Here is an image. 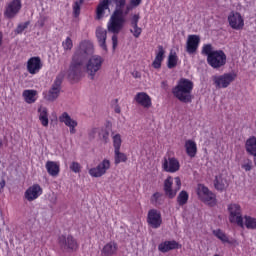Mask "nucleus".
<instances>
[{
    "label": "nucleus",
    "instance_id": "1",
    "mask_svg": "<svg viewBox=\"0 0 256 256\" xmlns=\"http://www.w3.org/2000/svg\"><path fill=\"white\" fill-rule=\"evenodd\" d=\"M133 9V5H126L125 7H120L119 9H114L112 15L107 24L108 33H113L112 35V49L115 51L117 45H119V35L125 25H127V15L129 11Z\"/></svg>",
    "mask_w": 256,
    "mask_h": 256
},
{
    "label": "nucleus",
    "instance_id": "2",
    "mask_svg": "<svg viewBox=\"0 0 256 256\" xmlns=\"http://www.w3.org/2000/svg\"><path fill=\"white\" fill-rule=\"evenodd\" d=\"M191 91H193V81L187 78H181L178 84L172 89L174 97L178 101H181V103H191L193 100Z\"/></svg>",
    "mask_w": 256,
    "mask_h": 256
},
{
    "label": "nucleus",
    "instance_id": "3",
    "mask_svg": "<svg viewBox=\"0 0 256 256\" xmlns=\"http://www.w3.org/2000/svg\"><path fill=\"white\" fill-rule=\"evenodd\" d=\"M83 73H85V62H82L79 58L72 56L66 72L68 81H70V83H77L78 81H81Z\"/></svg>",
    "mask_w": 256,
    "mask_h": 256
},
{
    "label": "nucleus",
    "instance_id": "4",
    "mask_svg": "<svg viewBox=\"0 0 256 256\" xmlns=\"http://www.w3.org/2000/svg\"><path fill=\"white\" fill-rule=\"evenodd\" d=\"M93 53H95V47L93 46V43L84 40L80 42L78 48L75 50L72 56L76 59H80V61L84 63H87V59L93 57Z\"/></svg>",
    "mask_w": 256,
    "mask_h": 256
},
{
    "label": "nucleus",
    "instance_id": "5",
    "mask_svg": "<svg viewBox=\"0 0 256 256\" xmlns=\"http://www.w3.org/2000/svg\"><path fill=\"white\" fill-rule=\"evenodd\" d=\"M104 61L105 60L100 55H93L88 58L87 63H85V71L92 81L95 80L97 73L101 71Z\"/></svg>",
    "mask_w": 256,
    "mask_h": 256
},
{
    "label": "nucleus",
    "instance_id": "6",
    "mask_svg": "<svg viewBox=\"0 0 256 256\" xmlns=\"http://www.w3.org/2000/svg\"><path fill=\"white\" fill-rule=\"evenodd\" d=\"M63 79H65V71H61L56 76V79H55L54 83L52 84L50 90L44 96V99H46V101L53 102L58 99L59 95H61V85L63 83Z\"/></svg>",
    "mask_w": 256,
    "mask_h": 256
},
{
    "label": "nucleus",
    "instance_id": "7",
    "mask_svg": "<svg viewBox=\"0 0 256 256\" xmlns=\"http://www.w3.org/2000/svg\"><path fill=\"white\" fill-rule=\"evenodd\" d=\"M197 195L203 203L209 205V207H215L217 205V196L211 192L208 187L203 184L198 185Z\"/></svg>",
    "mask_w": 256,
    "mask_h": 256
},
{
    "label": "nucleus",
    "instance_id": "8",
    "mask_svg": "<svg viewBox=\"0 0 256 256\" xmlns=\"http://www.w3.org/2000/svg\"><path fill=\"white\" fill-rule=\"evenodd\" d=\"M207 63L213 69H221L227 65V55L223 50H216L207 58Z\"/></svg>",
    "mask_w": 256,
    "mask_h": 256
},
{
    "label": "nucleus",
    "instance_id": "9",
    "mask_svg": "<svg viewBox=\"0 0 256 256\" xmlns=\"http://www.w3.org/2000/svg\"><path fill=\"white\" fill-rule=\"evenodd\" d=\"M235 79H237V74L234 72L212 77L216 89H227Z\"/></svg>",
    "mask_w": 256,
    "mask_h": 256
},
{
    "label": "nucleus",
    "instance_id": "10",
    "mask_svg": "<svg viewBox=\"0 0 256 256\" xmlns=\"http://www.w3.org/2000/svg\"><path fill=\"white\" fill-rule=\"evenodd\" d=\"M58 243L62 251H77L79 248L77 240L72 235L59 236Z\"/></svg>",
    "mask_w": 256,
    "mask_h": 256
},
{
    "label": "nucleus",
    "instance_id": "11",
    "mask_svg": "<svg viewBox=\"0 0 256 256\" xmlns=\"http://www.w3.org/2000/svg\"><path fill=\"white\" fill-rule=\"evenodd\" d=\"M228 211L230 213L229 221L230 223H237L239 227H243V216L241 215V206L238 204H230L228 206Z\"/></svg>",
    "mask_w": 256,
    "mask_h": 256
},
{
    "label": "nucleus",
    "instance_id": "12",
    "mask_svg": "<svg viewBox=\"0 0 256 256\" xmlns=\"http://www.w3.org/2000/svg\"><path fill=\"white\" fill-rule=\"evenodd\" d=\"M147 223L152 229H159L163 223V219L161 218V212L157 209H151L148 212Z\"/></svg>",
    "mask_w": 256,
    "mask_h": 256
},
{
    "label": "nucleus",
    "instance_id": "13",
    "mask_svg": "<svg viewBox=\"0 0 256 256\" xmlns=\"http://www.w3.org/2000/svg\"><path fill=\"white\" fill-rule=\"evenodd\" d=\"M111 168V162L107 159H104L97 167L91 168L89 170V175L91 177H103L107 173L108 169Z\"/></svg>",
    "mask_w": 256,
    "mask_h": 256
},
{
    "label": "nucleus",
    "instance_id": "14",
    "mask_svg": "<svg viewBox=\"0 0 256 256\" xmlns=\"http://www.w3.org/2000/svg\"><path fill=\"white\" fill-rule=\"evenodd\" d=\"M228 22L232 29L239 31L243 29L245 26V22L243 21V17H241V13L239 12H231L228 16Z\"/></svg>",
    "mask_w": 256,
    "mask_h": 256
},
{
    "label": "nucleus",
    "instance_id": "15",
    "mask_svg": "<svg viewBox=\"0 0 256 256\" xmlns=\"http://www.w3.org/2000/svg\"><path fill=\"white\" fill-rule=\"evenodd\" d=\"M139 19H141L139 14H133L129 20L130 26L132 27V29H130V33H132L135 39H139V37H141V33H143V29L139 27Z\"/></svg>",
    "mask_w": 256,
    "mask_h": 256
},
{
    "label": "nucleus",
    "instance_id": "16",
    "mask_svg": "<svg viewBox=\"0 0 256 256\" xmlns=\"http://www.w3.org/2000/svg\"><path fill=\"white\" fill-rule=\"evenodd\" d=\"M199 43H201V37L199 35H189L186 42V51L189 55H193V53H197V49L199 48Z\"/></svg>",
    "mask_w": 256,
    "mask_h": 256
},
{
    "label": "nucleus",
    "instance_id": "17",
    "mask_svg": "<svg viewBox=\"0 0 256 256\" xmlns=\"http://www.w3.org/2000/svg\"><path fill=\"white\" fill-rule=\"evenodd\" d=\"M21 11V0H13L6 8L5 15L8 19H13Z\"/></svg>",
    "mask_w": 256,
    "mask_h": 256
},
{
    "label": "nucleus",
    "instance_id": "18",
    "mask_svg": "<svg viewBox=\"0 0 256 256\" xmlns=\"http://www.w3.org/2000/svg\"><path fill=\"white\" fill-rule=\"evenodd\" d=\"M41 67L43 64L41 63V58L32 57L27 62V71L30 75H35V73H39L41 71Z\"/></svg>",
    "mask_w": 256,
    "mask_h": 256
},
{
    "label": "nucleus",
    "instance_id": "19",
    "mask_svg": "<svg viewBox=\"0 0 256 256\" xmlns=\"http://www.w3.org/2000/svg\"><path fill=\"white\" fill-rule=\"evenodd\" d=\"M60 123H64L66 127H69L71 135H75L77 133V130L75 127H77V121L73 120L71 116H69V113L64 112L60 117H59Z\"/></svg>",
    "mask_w": 256,
    "mask_h": 256
},
{
    "label": "nucleus",
    "instance_id": "20",
    "mask_svg": "<svg viewBox=\"0 0 256 256\" xmlns=\"http://www.w3.org/2000/svg\"><path fill=\"white\" fill-rule=\"evenodd\" d=\"M96 38L99 44V47L103 49V51H107V30L103 27L99 26L96 28Z\"/></svg>",
    "mask_w": 256,
    "mask_h": 256
},
{
    "label": "nucleus",
    "instance_id": "21",
    "mask_svg": "<svg viewBox=\"0 0 256 256\" xmlns=\"http://www.w3.org/2000/svg\"><path fill=\"white\" fill-rule=\"evenodd\" d=\"M43 193V189L39 184H34L32 187H29L25 192V197L27 201H35L39 195Z\"/></svg>",
    "mask_w": 256,
    "mask_h": 256
},
{
    "label": "nucleus",
    "instance_id": "22",
    "mask_svg": "<svg viewBox=\"0 0 256 256\" xmlns=\"http://www.w3.org/2000/svg\"><path fill=\"white\" fill-rule=\"evenodd\" d=\"M179 161L175 158H169V161H167V158H164L163 163V169L167 173H176V171H179Z\"/></svg>",
    "mask_w": 256,
    "mask_h": 256
},
{
    "label": "nucleus",
    "instance_id": "23",
    "mask_svg": "<svg viewBox=\"0 0 256 256\" xmlns=\"http://www.w3.org/2000/svg\"><path fill=\"white\" fill-rule=\"evenodd\" d=\"M164 193L168 199H174L177 195V190H173V177L168 176L166 180H164Z\"/></svg>",
    "mask_w": 256,
    "mask_h": 256
},
{
    "label": "nucleus",
    "instance_id": "24",
    "mask_svg": "<svg viewBox=\"0 0 256 256\" xmlns=\"http://www.w3.org/2000/svg\"><path fill=\"white\" fill-rule=\"evenodd\" d=\"M134 100L136 103H138V105H141L145 109H149V107L152 105L151 97L145 92L137 93Z\"/></svg>",
    "mask_w": 256,
    "mask_h": 256
},
{
    "label": "nucleus",
    "instance_id": "25",
    "mask_svg": "<svg viewBox=\"0 0 256 256\" xmlns=\"http://www.w3.org/2000/svg\"><path fill=\"white\" fill-rule=\"evenodd\" d=\"M173 249H179V242L175 240L165 241L158 245V251L161 253H169V251H173Z\"/></svg>",
    "mask_w": 256,
    "mask_h": 256
},
{
    "label": "nucleus",
    "instance_id": "26",
    "mask_svg": "<svg viewBox=\"0 0 256 256\" xmlns=\"http://www.w3.org/2000/svg\"><path fill=\"white\" fill-rule=\"evenodd\" d=\"M109 9V0H102L96 8V20L101 21L105 17V11Z\"/></svg>",
    "mask_w": 256,
    "mask_h": 256
},
{
    "label": "nucleus",
    "instance_id": "27",
    "mask_svg": "<svg viewBox=\"0 0 256 256\" xmlns=\"http://www.w3.org/2000/svg\"><path fill=\"white\" fill-rule=\"evenodd\" d=\"M214 187L217 191H225L229 187V181L223 175H218L214 179Z\"/></svg>",
    "mask_w": 256,
    "mask_h": 256
},
{
    "label": "nucleus",
    "instance_id": "28",
    "mask_svg": "<svg viewBox=\"0 0 256 256\" xmlns=\"http://www.w3.org/2000/svg\"><path fill=\"white\" fill-rule=\"evenodd\" d=\"M163 59H165V49L163 46H158V53L156 54V57L154 61L152 62V67L154 69H161V63H163Z\"/></svg>",
    "mask_w": 256,
    "mask_h": 256
},
{
    "label": "nucleus",
    "instance_id": "29",
    "mask_svg": "<svg viewBox=\"0 0 256 256\" xmlns=\"http://www.w3.org/2000/svg\"><path fill=\"white\" fill-rule=\"evenodd\" d=\"M46 170L51 177H57V175H59L60 167L57 162L47 161Z\"/></svg>",
    "mask_w": 256,
    "mask_h": 256
},
{
    "label": "nucleus",
    "instance_id": "30",
    "mask_svg": "<svg viewBox=\"0 0 256 256\" xmlns=\"http://www.w3.org/2000/svg\"><path fill=\"white\" fill-rule=\"evenodd\" d=\"M39 121L43 127H49V113L46 107L38 108Z\"/></svg>",
    "mask_w": 256,
    "mask_h": 256
},
{
    "label": "nucleus",
    "instance_id": "31",
    "mask_svg": "<svg viewBox=\"0 0 256 256\" xmlns=\"http://www.w3.org/2000/svg\"><path fill=\"white\" fill-rule=\"evenodd\" d=\"M117 253V243L109 242L102 249V256H112Z\"/></svg>",
    "mask_w": 256,
    "mask_h": 256
},
{
    "label": "nucleus",
    "instance_id": "32",
    "mask_svg": "<svg viewBox=\"0 0 256 256\" xmlns=\"http://www.w3.org/2000/svg\"><path fill=\"white\" fill-rule=\"evenodd\" d=\"M22 97L24 98V101H26V103H35V101H37V99L35 97H37V91L36 90H24Z\"/></svg>",
    "mask_w": 256,
    "mask_h": 256
},
{
    "label": "nucleus",
    "instance_id": "33",
    "mask_svg": "<svg viewBox=\"0 0 256 256\" xmlns=\"http://www.w3.org/2000/svg\"><path fill=\"white\" fill-rule=\"evenodd\" d=\"M186 153L189 157H195L197 155V144L193 140H188L185 143Z\"/></svg>",
    "mask_w": 256,
    "mask_h": 256
},
{
    "label": "nucleus",
    "instance_id": "34",
    "mask_svg": "<svg viewBox=\"0 0 256 256\" xmlns=\"http://www.w3.org/2000/svg\"><path fill=\"white\" fill-rule=\"evenodd\" d=\"M245 147H246V151H247V153H249V155L255 156L256 155V137L253 136V137L249 138L246 141Z\"/></svg>",
    "mask_w": 256,
    "mask_h": 256
},
{
    "label": "nucleus",
    "instance_id": "35",
    "mask_svg": "<svg viewBox=\"0 0 256 256\" xmlns=\"http://www.w3.org/2000/svg\"><path fill=\"white\" fill-rule=\"evenodd\" d=\"M127 161V155L121 150H114V163L119 165V163H125Z\"/></svg>",
    "mask_w": 256,
    "mask_h": 256
},
{
    "label": "nucleus",
    "instance_id": "36",
    "mask_svg": "<svg viewBox=\"0 0 256 256\" xmlns=\"http://www.w3.org/2000/svg\"><path fill=\"white\" fill-rule=\"evenodd\" d=\"M189 201V193L187 191L182 190L177 197V203L180 207H183V205H187V202Z\"/></svg>",
    "mask_w": 256,
    "mask_h": 256
},
{
    "label": "nucleus",
    "instance_id": "37",
    "mask_svg": "<svg viewBox=\"0 0 256 256\" xmlns=\"http://www.w3.org/2000/svg\"><path fill=\"white\" fill-rule=\"evenodd\" d=\"M178 61H179V58L177 57V53L170 52L168 56V63H167L168 69H175V67H177Z\"/></svg>",
    "mask_w": 256,
    "mask_h": 256
},
{
    "label": "nucleus",
    "instance_id": "38",
    "mask_svg": "<svg viewBox=\"0 0 256 256\" xmlns=\"http://www.w3.org/2000/svg\"><path fill=\"white\" fill-rule=\"evenodd\" d=\"M213 235H215V237H217V239H220V241H222V243H229V238L227 237V235L225 233H223V231H221V229L214 230Z\"/></svg>",
    "mask_w": 256,
    "mask_h": 256
},
{
    "label": "nucleus",
    "instance_id": "39",
    "mask_svg": "<svg viewBox=\"0 0 256 256\" xmlns=\"http://www.w3.org/2000/svg\"><path fill=\"white\" fill-rule=\"evenodd\" d=\"M244 219L247 229H256V218L245 216Z\"/></svg>",
    "mask_w": 256,
    "mask_h": 256
},
{
    "label": "nucleus",
    "instance_id": "40",
    "mask_svg": "<svg viewBox=\"0 0 256 256\" xmlns=\"http://www.w3.org/2000/svg\"><path fill=\"white\" fill-rule=\"evenodd\" d=\"M83 5V0H76L73 6L74 17H79L81 15V6Z\"/></svg>",
    "mask_w": 256,
    "mask_h": 256
},
{
    "label": "nucleus",
    "instance_id": "41",
    "mask_svg": "<svg viewBox=\"0 0 256 256\" xmlns=\"http://www.w3.org/2000/svg\"><path fill=\"white\" fill-rule=\"evenodd\" d=\"M215 53V50H213V45L211 44H206L202 48V55H206L207 59H209L210 55H213Z\"/></svg>",
    "mask_w": 256,
    "mask_h": 256
},
{
    "label": "nucleus",
    "instance_id": "42",
    "mask_svg": "<svg viewBox=\"0 0 256 256\" xmlns=\"http://www.w3.org/2000/svg\"><path fill=\"white\" fill-rule=\"evenodd\" d=\"M121 134H116L113 136V147L114 151L121 150Z\"/></svg>",
    "mask_w": 256,
    "mask_h": 256
},
{
    "label": "nucleus",
    "instance_id": "43",
    "mask_svg": "<svg viewBox=\"0 0 256 256\" xmlns=\"http://www.w3.org/2000/svg\"><path fill=\"white\" fill-rule=\"evenodd\" d=\"M109 5H115V9H119L127 5V0H109Z\"/></svg>",
    "mask_w": 256,
    "mask_h": 256
},
{
    "label": "nucleus",
    "instance_id": "44",
    "mask_svg": "<svg viewBox=\"0 0 256 256\" xmlns=\"http://www.w3.org/2000/svg\"><path fill=\"white\" fill-rule=\"evenodd\" d=\"M29 24V21L25 22L24 24H19L15 29V34L20 35V33H23V30L27 29V27H29Z\"/></svg>",
    "mask_w": 256,
    "mask_h": 256
},
{
    "label": "nucleus",
    "instance_id": "45",
    "mask_svg": "<svg viewBox=\"0 0 256 256\" xmlns=\"http://www.w3.org/2000/svg\"><path fill=\"white\" fill-rule=\"evenodd\" d=\"M161 197H163V194L159 192L154 193L151 198L152 203H155V205H161Z\"/></svg>",
    "mask_w": 256,
    "mask_h": 256
},
{
    "label": "nucleus",
    "instance_id": "46",
    "mask_svg": "<svg viewBox=\"0 0 256 256\" xmlns=\"http://www.w3.org/2000/svg\"><path fill=\"white\" fill-rule=\"evenodd\" d=\"M63 47L66 51H71V49H73V40L67 37L66 40L63 42Z\"/></svg>",
    "mask_w": 256,
    "mask_h": 256
},
{
    "label": "nucleus",
    "instance_id": "47",
    "mask_svg": "<svg viewBox=\"0 0 256 256\" xmlns=\"http://www.w3.org/2000/svg\"><path fill=\"white\" fill-rule=\"evenodd\" d=\"M70 169L71 171H73V173H81V165L79 164V162H72L70 165Z\"/></svg>",
    "mask_w": 256,
    "mask_h": 256
},
{
    "label": "nucleus",
    "instance_id": "48",
    "mask_svg": "<svg viewBox=\"0 0 256 256\" xmlns=\"http://www.w3.org/2000/svg\"><path fill=\"white\" fill-rule=\"evenodd\" d=\"M100 139L103 143H109V131L103 130L102 133H100Z\"/></svg>",
    "mask_w": 256,
    "mask_h": 256
},
{
    "label": "nucleus",
    "instance_id": "49",
    "mask_svg": "<svg viewBox=\"0 0 256 256\" xmlns=\"http://www.w3.org/2000/svg\"><path fill=\"white\" fill-rule=\"evenodd\" d=\"M242 169H245V171H251L253 169V161L247 159L242 165Z\"/></svg>",
    "mask_w": 256,
    "mask_h": 256
},
{
    "label": "nucleus",
    "instance_id": "50",
    "mask_svg": "<svg viewBox=\"0 0 256 256\" xmlns=\"http://www.w3.org/2000/svg\"><path fill=\"white\" fill-rule=\"evenodd\" d=\"M47 21V16H41L40 19L38 20V26L40 28L45 27V22Z\"/></svg>",
    "mask_w": 256,
    "mask_h": 256
},
{
    "label": "nucleus",
    "instance_id": "51",
    "mask_svg": "<svg viewBox=\"0 0 256 256\" xmlns=\"http://www.w3.org/2000/svg\"><path fill=\"white\" fill-rule=\"evenodd\" d=\"M49 201L50 203H53V205H55V203H57V195L55 193L50 194Z\"/></svg>",
    "mask_w": 256,
    "mask_h": 256
},
{
    "label": "nucleus",
    "instance_id": "52",
    "mask_svg": "<svg viewBox=\"0 0 256 256\" xmlns=\"http://www.w3.org/2000/svg\"><path fill=\"white\" fill-rule=\"evenodd\" d=\"M174 179H175V183H176V186H177V187L175 188L176 193H177V191H179V189H181V178L175 177Z\"/></svg>",
    "mask_w": 256,
    "mask_h": 256
},
{
    "label": "nucleus",
    "instance_id": "53",
    "mask_svg": "<svg viewBox=\"0 0 256 256\" xmlns=\"http://www.w3.org/2000/svg\"><path fill=\"white\" fill-rule=\"evenodd\" d=\"M95 135H97V128H92L89 132L90 139H95Z\"/></svg>",
    "mask_w": 256,
    "mask_h": 256
},
{
    "label": "nucleus",
    "instance_id": "54",
    "mask_svg": "<svg viewBox=\"0 0 256 256\" xmlns=\"http://www.w3.org/2000/svg\"><path fill=\"white\" fill-rule=\"evenodd\" d=\"M130 5H132V7H139V5H141V0H131Z\"/></svg>",
    "mask_w": 256,
    "mask_h": 256
},
{
    "label": "nucleus",
    "instance_id": "55",
    "mask_svg": "<svg viewBox=\"0 0 256 256\" xmlns=\"http://www.w3.org/2000/svg\"><path fill=\"white\" fill-rule=\"evenodd\" d=\"M5 185H6L5 179H2L1 182H0L1 191H3V189H5Z\"/></svg>",
    "mask_w": 256,
    "mask_h": 256
},
{
    "label": "nucleus",
    "instance_id": "56",
    "mask_svg": "<svg viewBox=\"0 0 256 256\" xmlns=\"http://www.w3.org/2000/svg\"><path fill=\"white\" fill-rule=\"evenodd\" d=\"M114 111L115 113H121V107L119 106V104L115 105Z\"/></svg>",
    "mask_w": 256,
    "mask_h": 256
},
{
    "label": "nucleus",
    "instance_id": "57",
    "mask_svg": "<svg viewBox=\"0 0 256 256\" xmlns=\"http://www.w3.org/2000/svg\"><path fill=\"white\" fill-rule=\"evenodd\" d=\"M3 45V33L0 32V47Z\"/></svg>",
    "mask_w": 256,
    "mask_h": 256
},
{
    "label": "nucleus",
    "instance_id": "58",
    "mask_svg": "<svg viewBox=\"0 0 256 256\" xmlns=\"http://www.w3.org/2000/svg\"><path fill=\"white\" fill-rule=\"evenodd\" d=\"M134 77H135L136 79H139V78H141V74H140L139 72H135V73H134Z\"/></svg>",
    "mask_w": 256,
    "mask_h": 256
},
{
    "label": "nucleus",
    "instance_id": "59",
    "mask_svg": "<svg viewBox=\"0 0 256 256\" xmlns=\"http://www.w3.org/2000/svg\"><path fill=\"white\" fill-rule=\"evenodd\" d=\"M162 86H163V87H167V82L163 81V82H162Z\"/></svg>",
    "mask_w": 256,
    "mask_h": 256
},
{
    "label": "nucleus",
    "instance_id": "60",
    "mask_svg": "<svg viewBox=\"0 0 256 256\" xmlns=\"http://www.w3.org/2000/svg\"><path fill=\"white\" fill-rule=\"evenodd\" d=\"M0 147H3V141L0 140Z\"/></svg>",
    "mask_w": 256,
    "mask_h": 256
},
{
    "label": "nucleus",
    "instance_id": "61",
    "mask_svg": "<svg viewBox=\"0 0 256 256\" xmlns=\"http://www.w3.org/2000/svg\"><path fill=\"white\" fill-rule=\"evenodd\" d=\"M119 102V100L118 99H115V103H118Z\"/></svg>",
    "mask_w": 256,
    "mask_h": 256
},
{
    "label": "nucleus",
    "instance_id": "62",
    "mask_svg": "<svg viewBox=\"0 0 256 256\" xmlns=\"http://www.w3.org/2000/svg\"><path fill=\"white\" fill-rule=\"evenodd\" d=\"M0 193H3V190L0 189Z\"/></svg>",
    "mask_w": 256,
    "mask_h": 256
}]
</instances>
